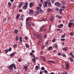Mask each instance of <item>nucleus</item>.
I'll return each instance as SVG.
<instances>
[{
	"label": "nucleus",
	"mask_w": 74,
	"mask_h": 74,
	"mask_svg": "<svg viewBox=\"0 0 74 74\" xmlns=\"http://www.w3.org/2000/svg\"><path fill=\"white\" fill-rule=\"evenodd\" d=\"M16 65L14 64H12L8 67V68L10 70H12L13 69V67H14V69H15L16 68Z\"/></svg>",
	"instance_id": "1"
},
{
	"label": "nucleus",
	"mask_w": 74,
	"mask_h": 74,
	"mask_svg": "<svg viewBox=\"0 0 74 74\" xmlns=\"http://www.w3.org/2000/svg\"><path fill=\"white\" fill-rule=\"evenodd\" d=\"M33 36H36L37 38H39L40 40H41L42 39V36L40 34H36L35 33L33 34Z\"/></svg>",
	"instance_id": "2"
},
{
	"label": "nucleus",
	"mask_w": 74,
	"mask_h": 74,
	"mask_svg": "<svg viewBox=\"0 0 74 74\" xmlns=\"http://www.w3.org/2000/svg\"><path fill=\"white\" fill-rule=\"evenodd\" d=\"M46 31L47 30V29L46 28L44 27V26H42L40 29V32H42V31Z\"/></svg>",
	"instance_id": "3"
},
{
	"label": "nucleus",
	"mask_w": 74,
	"mask_h": 74,
	"mask_svg": "<svg viewBox=\"0 0 74 74\" xmlns=\"http://www.w3.org/2000/svg\"><path fill=\"white\" fill-rule=\"evenodd\" d=\"M27 4H28V3H25L24 6L22 7V9L23 10H26L27 9Z\"/></svg>",
	"instance_id": "4"
},
{
	"label": "nucleus",
	"mask_w": 74,
	"mask_h": 74,
	"mask_svg": "<svg viewBox=\"0 0 74 74\" xmlns=\"http://www.w3.org/2000/svg\"><path fill=\"white\" fill-rule=\"evenodd\" d=\"M55 5H56V6L58 7H60V3L59 2H56L55 3Z\"/></svg>",
	"instance_id": "5"
},
{
	"label": "nucleus",
	"mask_w": 74,
	"mask_h": 74,
	"mask_svg": "<svg viewBox=\"0 0 74 74\" xmlns=\"http://www.w3.org/2000/svg\"><path fill=\"white\" fill-rule=\"evenodd\" d=\"M66 68V70H69V63H65Z\"/></svg>",
	"instance_id": "6"
},
{
	"label": "nucleus",
	"mask_w": 74,
	"mask_h": 74,
	"mask_svg": "<svg viewBox=\"0 0 74 74\" xmlns=\"http://www.w3.org/2000/svg\"><path fill=\"white\" fill-rule=\"evenodd\" d=\"M34 12V11H33V10L32 9H30L29 10V14H31L32 15H33V14Z\"/></svg>",
	"instance_id": "7"
},
{
	"label": "nucleus",
	"mask_w": 74,
	"mask_h": 74,
	"mask_svg": "<svg viewBox=\"0 0 74 74\" xmlns=\"http://www.w3.org/2000/svg\"><path fill=\"white\" fill-rule=\"evenodd\" d=\"M55 18V16H52V17L50 18V20L51 22H53V19Z\"/></svg>",
	"instance_id": "8"
},
{
	"label": "nucleus",
	"mask_w": 74,
	"mask_h": 74,
	"mask_svg": "<svg viewBox=\"0 0 74 74\" xmlns=\"http://www.w3.org/2000/svg\"><path fill=\"white\" fill-rule=\"evenodd\" d=\"M62 27H63V24H61L60 25L58 26V28H60V29H61V28H62Z\"/></svg>",
	"instance_id": "9"
},
{
	"label": "nucleus",
	"mask_w": 74,
	"mask_h": 74,
	"mask_svg": "<svg viewBox=\"0 0 74 74\" xmlns=\"http://www.w3.org/2000/svg\"><path fill=\"white\" fill-rule=\"evenodd\" d=\"M29 27H30V26H33V23L32 22H30L28 23V24Z\"/></svg>",
	"instance_id": "10"
},
{
	"label": "nucleus",
	"mask_w": 74,
	"mask_h": 74,
	"mask_svg": "<svg viewBox=\"0 0 74 74\" xmlns=\"http://www.w3.org/2000/svg\"><path fill=\"white\" fill-rule=\"evenodd\" d=\"M25 19V16L24 15H22L21 16V21H23V19Z\"/></svg>",
	"instance_id": "11"
},
{
	"label": "nucleus",
	"mask_w": 74,
	"mask_h": 74,
	"mask_svg": "<svg viewBox=\"0 0 74 74\" xmlns=\"http://www.w3.org/2000/svg\"><path fill=\"white\" fill-rule=\"evenodd\" d=\"M31 20V18L30 17L27 18L26 19V22H27L28 21H30Z\"/></svg>",
	"instance_id": "12"
},
{
	"label": "nucleus",
	"mask_w": 74,
	"mask_h": 74,
	"mask_svg": "<svg viewBox=\"0 0 74 74\" xmlns=\"http://www.w3.org/2000/svg\"><path fill=\"white\" fill-rule=\"evenodd\" d=\"M14 55H15V53L14 52L13 53H12V54H10V57H12L13 56V57H14Z\"/></svg>",
	"instance_id": "13"
},
{
	"label": "nucleus",
	"mask_w": 74,
	"mask_h": 74,
	"mask_svg": "<svg viewBox=\"0 0 74 74\" xmlns=\"http://www.w3.org/2000/svg\"><path fill=\"white\" fill-rule=\"evenodd\" d=\"M33 6V3L32 2H30L29 3V7L31 8H32V7Z\"/></svg>",
	"instance_id": "14"
},
{
	"label": "nucleus",
	"mask_w": 74,
	"mask_h": 74,
	"mask_svg": "<svg viewBox=\"0 0 74 74\" xmlns=\"http://www.w3.org/2000/svg\"><path fill=\"white\" fill-rule=\"evenodd\" d=\"M23 3L21 2L20 3L19 5V7L20 8H21V7L23 5Z\"/></svg>",
	"instance_id": "15"
},
{
	"label": "nucleus",
	"mask_w": 74,
	"mask_h": 74,
	"mask_svg": "<svg viewBox=\"0 0 74 74\" xmlns=\"http://www.w3.org/2000/svg\"><path fill=\"white\" fill-rule=\"evenodd\" d=\"M14 33L15 34H18V31L17 29H15L14 31Z\"/></svg>",
	"instance_id": "16"
},
{
	"label": "nucleus",
	"mask_w": 74,
	"mask_h": 74,
	"mask_svg": "<svg viewBox=\"0 0 74 74\" xmlns=\"http://www.w3.org/2000/svg\"><path fill=\"white\" fill-rule=\"evenodd\" d=\"M12 4H11V3L10 2H9L8 3V5L9 7H11V5Z\"/></svg>",
	"instance_id": "17"
},
{
	"label": "nucleus",
	"mask_w": 74,
	"mask_h": 74,
	"mask_svg": "<svg viewBox=\"0 0 74 74\" xmlns=\"http://www.w3.org/2000/svg\"><path fill=\"white\" fill-rule=\"evenodd\" d=\"M52 10V9L50 8H49L47 9V12H51Z\"/></svg>",
	"instance_id": "18"
},
{
	"label": "nucleus",
	"mask_w": 74,
	"mask_h": 74,
	"mask_svg": "<svg viewBox=\"0 0 74 74\" xmlns=\"http://www.w3.org/2000/svg\"><path fill=\"white\" fill-rule=\"evenodd\" d=\"M49 62H51V63H55V62L54 61L52 60H49L48 61Z\"/></svg>",
	"instance_id": "19"
},
{
	"label": "nucleus",
	"mask_w": 74,
	"mask_h": 74,
	"mask_svg": "<svg viewBox=\"0 0 74 74\" xmlns=\"http://www.w3.org/2000/svg\"><path fill=\"white\" fill-rule=\"evenodd\" d=\"M69 60H70V61L71 62H73V58H70Z\"/></svg>",
	"instance_id": "20"
},
{
	"label": "nucleus",
	"mask_w": 74,
	"mask_h": 74,
	"mask_svg": "<svg viewBox=\"0 0 74 74\" xmlns=\"http://www.w3.org/2000/svg\"><path fill=\"white\" fill-rule=\"evenodd\" d=\"M73 22L69 23V26H71V25H72V24H73Z\"/></svg>",
	"instance_id": "21"
},
{
	"label": "nucleus",
	"mask_w": 74,
	"mask_h": 74,
	"mask_svg": "<svg viewBox=\"0 0 74 74\" xmlns=\"http://www.w3.org/2000/svg\"><path fill=\"white\" fill-rule=\"evenodd\" d=\"M24 68L25 70L26 71H27V69H28V68H27V66H25L24 67Z\"/></svg>",
	"instance_id": "22"
},
{
	"label": "nucleus",
	"mask_w": 74,
	"mask_h": 74,
	"mask_svg": "<svg viewBox=\"0 0 74 74\" xmlns=\"http://www.w3.org/2000/svg\"><path fill=\"white\" fill-rule=\"evenodd\" d=\"M22 38L21 37H19V40H20V42H22Z\"/></svg>",
	"instance_id": "23"
},
{
	"label": "nucleus",
	"mask_w": 74,
	"mask_h": 74,
	"mask_svg": "<svg viewBox=\"0 0 74 74\" xmlns=\"http://www.w3.org/2000/svg\"><path fill=\"white\" fill-rule=\"evenodd\" d=\"M48 49L49 51H50V50H52V46H50L49 47Z\"/></svg>",
	"instance_id": "24"
},
{
	"label": "nucleus",
	"mask_w": 74,
	"mask_h": 74,
	"mask_svg": "<svg viewBox=\"0 0 74 74\" xmlns=\"http://www.w3.org/2000/svg\"><path fill=\"white\" fill-rule=\"evenodd\" d=\"M16 40L17 41H18V40H19V37L18 36H16L15 38Z\"/></svg>",
	"instance_id": "25"
},
{
	"label": "nucleus",
	"mask_w": 74,
	"mask_h": 74,
	"mask_svg": "<svg viewBox=\"0 0 74 74\" xmlns=\"http://www.w3.org/2000/svg\"><path fill=\"white\" fill-rule=\"evenodd\" d=\"M54 47H55V48H57L58 47V45L57 44H55L53 45Z\"/></svg>",
	"instance_id": "26"
},
{
	"label": "nucleus",
	"mask_w": 74,
	"mask_h": 74,
	"mask_svg": "<svg viewBox=\"0 0 74 74\" xmlns=\"http://www.w3.org/2000/svg\"><path fill=\"white\" fill-rule=\"evenodd\" d=\"M25 45L26 48H29V45L27 44H25Z\"/></svg>",
	"instance_id": "27"
},
{
	"label": "nucleus",
	"mask_w": 74,
	"mask_h": 74,
	"mask_svg": "<svg viewBox=\"0 0 74 74\" xmlns=\"http://www.w3.org/2000/svg\"><path fill=\"white\" fill-rule=\"evenodd\" d=\"M63 51H67V48H64L63 49Z\"/></svg>",
	"instance_id": "28"
},
{
	"label": "nucleus",
	"mask_w": 74,
	"mask_h": 74,
	"mask_svg": "<svg viewBox=\"0 0 74 74\" xmlns=\"http://www.w3.org/2000/svg\"><path fill=\"white\" fill-rule=\"evenodd\" d=\"M66 36V33H64V35H62L61 36V38H65V36Z\"/></svg>",
	"instance_id": "29"
},
{
	"label": "nucleus",
	"mask_w": 74,
	"mask_h": 74,
	"mask_svg": "<svg viewBox=\"0 0 74 74\" xmlns=\"http://www.w3.org/2000/svg\"><path fill=\"white\" fill-rule=\"evenodd\" d=\"M55 41H56V39H55V38H54L52 40V42H55Z\"/></svg>",
	"instance_id": "30"
},
{
	"label": "nucleus",
	"mask_w": 74,
	"mask_h": 74,
	"mask_svg": "<svg viewBox=\"0 0 74 74\" xmlns=\"http://www.w3.org/2000/svg\"><path fill=\"white\" fill-rule=\"evenodd\" d=\"M59 12H60V15H62V10H61L60 9L59 10Z\"/></svg>",
	"instance_id": "31"
},
{
	"label": "nucleus",
	"mask_w": 74,
	"mask_h": 74,
	"mask_svg": "<svg viewBox=\"0 0 74 74\" xmlns=\"http://www.w3.org/2000/svg\"><path fill=\"white\" fill-rule=\"evenodd\" d=\"M35 69L36 70H38V66H36V67H35Z\"/></svg>",
	"instance_id": "32"
},
{
	"label": "nucleus",
	"mask_w": 74,
	"mask_h": 74,
	"mask_svg": "<svg viewBox=\"0 0 74 74\" xmlns=\"http://www.w3.org/2000/svg\"><path fill=\"white\" fill-rule=\"evenodd\" d=\"M36 58H32V60L34 62H36Z\"/></svg>",
	"instance_id": "33"
},
{
	"label": "nucleus",
	"mask_w": 74,
	"mask_h": 74,
	"mask_svg": "<svg viewBox=\"0 0 74 74\" xmlns=\"http://www.w3.org/2000/svg\"><path fill=\"white\" fill-rule=\"evenodd\" d=\"M13 47L14 48H16V47H17V45H16V44L14 45H13Z\"/></svg>",
	"instance_id": "34"
},
{
	"label": "nucleus",
	"mask_w": 74,
	"mask_h": 74,
	"mask_svg": "<svg viewBox=\"0 0 74 74\" xmlns=\"http://www.w3.org/2000/svg\"><path fill=\"white\" fill-rule=\"evenodd\" d=\"M19 16H20V15H19V14L17 15L16 17V19H18Z\"/></svg>",
	"instance_id": "35"
},
{
	"label": "nucleus",
	"mask_w": 74,
	"mask_h": 74,
	"mask_svg": "<svg viewBox=\"0 0 74 74\" xmlns=\"http://www.w3.org/2000/svg\"><path fill=\"white\" fill-rule=\"evenodd\" d=\"M70 36H74V33H71L70 34Z\"/></svg>",
	"instance_id": "36"
},
{
	"label": "nucleus",
	"mask_w": 74,
	"mask_h": 74,
	"mask_svg": "<svg viewBox=\"0 0 74 74\" xmlns=\"http://www.w3.org/2000/svg\"><path fill=\"white\" fill-rule=\"evenodd\" d=\"M40 13L41 14H42V13H43V12H44V11H43V10H40Z\"/></svg>",
	"instance_id": "37"
},
{
	"label": "nucleus",
	"mask_w": 74,
	"mask_h": 74,
	"mask_svg": "<svg viewBox=\"0 0 74 74\" xmlns=\"http://www.w3.org/2000/svg\"><path fill=\"white\" fill-rule=\"evenodd\" d=\"M47 19L46 18H43L42 20V21H46Z\"/></svg>",
	"instance_id": "38"
},
{
	"label": "nucleus",
	"mask_w": 74,
	"mask_h": 74,
	"mask_svg": "<svg viewBox=\"0 0 74 74\" xmlns=\"http://www.w3.org/2000/svg\"><path fill=\"white\" fill-rule=\"evenodd\" d=\"M41 69L42 70H45V68L44 67H42L41 68Z\"/></svg>",
	"instance_id": "39"
},
{
	"label": "nucleus",
	"mask_w": 74,
	"mask_h": 74,
	"mask_svg": "<svg viewBox=\"0 0 74 74\" xmlns=\"http://www.w3.org/2000/svg\"><path fill=\"white\" fill-rule=\"evenodd\" d=\"M8 50L7 49H6L5 51V52L6 53H8Z\"/></svg>",
	"instance_id": "40"
},
{
	"label": "nucleus",
	"mask_w": 74,
	"mask_h": 74,
	"mask_svg": "<svg viewBox=\"0 0 74 74\" xmlns=\"http://www.w3.org/2000/svg\"><path fill=\"white\" fill-rule=\"evenodd\" d=\"M44 73H45V74H47V73H48V71H47L46 70H45L44 71Z\"/></svg>",
	"instance_id": "41"
},
{
	"label": "nucleus",
	"mask_w": 74,
	"mask_h": 74,
	"mask_svg": "<svg viewBox=\"0 0 74 74\" xmlns=\"http://www.w3.org/2000/svg\"><path fill=\"white\" fill-rule=\"evenodd\" d=\"M12 50V48H10L9 49H8V51L9 52H10V51H11Z\"/></svg>",
	"instance_id": "42"
},
{
	"label": "nucleus",
	"mask_w": 74,
	"mask_h": 74,
	"mask_svg": "<svg viewBox=\"0 0 74 74\" xmlns=\"http://www.w3.org/2000/svg\"><path fill=\"white\" fill-rule=\"evenodd\" d=\"M48 6H49V7H51V2L48 3Z\"/></svg>",
	"instance_id": "43"
},
{
	"label": "nucleus",
	"mask_w": 74,
	"mask_h": 74,
	"mask_svg": "<svg viewBox=\"0 0 74 74\" xmlns=\"http://www.w3.org/2000/svg\"><path fill=\"white\" fill-rule=\"evenodd\" d=\"M45 5H48V2L47 1H46L45 3Z\"/></svg>",
	"instance_id": "44"
},
{
	"label": "nucleus",
	"mask_w": 74,
	"mask_h": 74,
	"mask_svg": "<svg viewBox=\"0 0 74 74\" xmlns=\"http://www.w3.org/2000/svg\"><path fill=\"white\" fill-rule=\"evenodd\" d=\"M61 8H63V9H65V8H66L65 7V6L62 5V7H61Z\"/></svg>",
	"instance_id": "45"
},
{
	"label": "nucleus",
	"mask_w": 74,
	"mask_h": 74,
	"mask_svg": "<svg viewBox=\"0 0 74 74\" xmlns=\"http://www.w3.org/2000/svg\"><path fill=\"white\" fill-rule=\"evenodd\" d=\"M42 60L44 61H45V60H45V58L43 57V59H42Z\"/></svg>",
	"instance_id": "46"
},
{
	"label": "nucleus",
	"mask_w": 74,
	"mask_h": 74,
	"mask_svg": "<svg viewBox=\"0 0 74 74\" xmlns=\"http://www.w3.org/2000/svg\"><path fill=\"white\" fill-rule=\"evenodd\" d=\"M43 7H44V8H46V7H47V5H43Z\"/></svg>",
	"instance_id": "47"
},
{
	"label": "nucleus",
	"mask_w": 74,
	"mask_h": 74,
	"mask_svg": "<svg viewBox=\"0 0 74 74\" xmlns=\"http://www.w3.org/2000/svg\"><path fill=\"white\" fill-rule=\"evenodd\" d=\"M36 13L37 14H39V13H40V11L39 10H37L36 11Z\"/></svg>",
	"instance_id": "48"
},
{
	"label": "nucleus",
	"mask_w": 74,
	"mask_h": 74,
	"mask_svg": "<svg viewBox=\"0 0 74 74\" xmlns=\"http://www.w3.org/2000/svg\"><path fill=\"white\" fill-rule=\"evenodd\" d=\"M25 40H27L28 39V37H27L25 36Z\"/></svg>",
	"instance_id": "49"
},
{
	"label": "nucleus",
	"mask_w": 74,
	"mask_h": 74,
	"mask_svg": "<svg viewBox=\"0 0 74 74\" xmlns=\"http://www.w3.org/2000/svg\"><path fill=\"white\" fill-rule=\"evenodd\" d=\"M73 55V53H69V55L70 56H72Z\"/></svg>",
	"instance_id": "50"
},
{
	"label": "nucleus",
	"mask_w": 74,
	"mask_h": 74,
	"mask_svg": "<svg viewBox=\"0 0 74 74\" xmlns=\"http://www.w3.org/2000/svg\"><path fill=\"white\" fill-rule=\"evenodd\" d=\"M57 17H58V18H60V19L62 18V17H61L59 15L57 16Z\"/></svg>",
	"instance_id": "51"
},
{
	"label": "nucleus",
	"mask_w": 74,
	"mask_h": 74,
	"mask_svg": "<svg viewBox=\"0 0 74 74\" xmlns=\"http://www.w3.org/2000/svg\"><path fill=\"white\" fill-rule=\"evenodd\" d=\"M37 10H40V8L38 7H36Z\"/></svg>",
	"instance_id": "52"
},
{
	"label": "nucleus",
	"mask_w": 74,
	"mask_h": 74,
	"mask_svg": "<svg viewBox=\"0 0 74 74\" xmlns=\"http://www.w3.org/2000/svg\"><path fill=\"white\" fill-rule=\"evenodd\" d=\"M51 26H52V25H50V27H49V31H50L51 30Z\"/></svg>",
	"instance_id": "53"
},
{
	"label": "nucleus",
	"mask_w": 74,
	"mask_h": 74,
	"mask_svg": "<svg viewBox=\"0 0 74 74\" xmlns=\"http://www.w3.org/2000/svg\"><path fill=\"white\" fill-rule=\"evenodd\" d=\"M62 56L63 57H66V55L64 54H62Z\"/></svg>",
	"instance_id": "54"
},
{
	"label": "nucleus",
	"mask_w": 74,
	"mask_h": 74,
	"mask_svg": "<svg viewBox=\"0 0 74 74\" xmlns=\"http://www.w3.org/2000/svg\"><path fill=\"white\" fill-rule=\"evenodd\" d=\"M19 12H22V9H20L19 10Z\"/></svg>",
	"instance_id": "55"
},
{
	"label": "nucleus",
	"mask_w": 74,
	"mask_h": 74,
	"mask_svg": "<svg viewBox=\"0 0 74 74\" xmlns=\"http://www.w3.org/2000/svg\"><path fill=\"white\" fill-rule=\"evenodd\" d=\"M61 40L62 41H65V39H61Z\"/></svg>",
	"instance_id": "56"
},
{
	"label": "nucleus",
	"mask_w": 74,
	"mask_h": 74,
	"mask_svg": "<svg viewBox=\"0 0 74 74\" xmlns=\"http://www.w3.org/2000/svg\"><path fill=\"white\" fill-rule=\"evenodd\" d=\"M44 38H47V35L45 34L44 36Z\"/></svg>",
	"instance_id": "57"
},
{
	"label": "nucleus",
	"mask_w": 74,
	"mask_h": 74,
	"mask_svg": "<svg viewBox=\"0 0 74 74\" xmlns=\"http://www.w3.org/2000/svg\"><path fill=\"white\" fill-rule=\"evenodd\" d=\"M47 3H51V1L50 0H47Z\"/></svg>",
	"instance_id": "58"
},
{
	"label": "nucleus",
	"mask_w": 74,
	"mask_h": 74,
	"mask_svg": "<svg viewBox=\"0 0 74 74\" xmlns=\"http://www.w3.org/2000/svg\"><path fill=\"white\" fill-rule=\"evenodd\" d=\"M40 43H41V42L40 41H39L37 43V44L38 45V44H40Z\"/></svg>",
	"instance_id": "59"
},
{
	"label": "nucleus",
	"mask_w": 74,
	"mask_h": 74,
	"mask_svg": "<svg viewBox=\"0 0 74 74\" xmlns=\"http://www.w3.org/2000/svg\"><path fill=\"white\" fill-rule=\"evenodd\" d=\"M39 6L40 7H41V6H42V5L41 4H39Z\"/></svg>",
	"instance_id": "60"
},
{
	"label": "nucleus",
	"mask_w": 74,
	"mask_h": 74,
	"mask_svg": "<svg viewBox=\"0 0 74 74\" xmlns=\"http://www.w3.org/2000/svg\"><path fill=\"white\" fill-rule=\"evenodd\" d=\"M48 45V43L47 42H46L45 43V45L47 46Z\"/></svg>",
	"instance_id": "61"
},
{
	"label": "nucleus",
	"mask_w": 74,
	"mask_h": 74,
	"mask_svg": "<svg viewBox=\"0 0 74 74\" xmlns=\"http://www.w3.org/2000/svg\"><path fill=\"white\" fill-rule=\"evenodd\" d=\"M67 73L66 72H63L62 73V74H67Z\"/></svg>",
	"instance_id": "62"
},
{
	"label": "nucleus",
	"mask_w": 74,
	"mask_h": 74,
	"mask_svg": "<svg viewBox=\"0 0 74 74\" xmlns=\"http://www.w3.org/2000/svg\"><path fill=\"white\" fill-rule=\"evenodd\" d=\"M21 61V59H18V62H20Z\"/></svg>",
	"instance_id": "63"
},
{
	"label": "nucleus",
	"mask_w": 74,
	"mask_h": 74,
	"mask_svg": "<svg viewBox=\"0 0 74 74\" xmlns=\"http://www.w3.org/2000/svg\"><path fill=\"white\" fill-rule=\"evenodd\" d=\"M71 58H73V59H74V55H73L71 56Z\"/></svg>",
	"instance_id": "64"
}]
</instances>
